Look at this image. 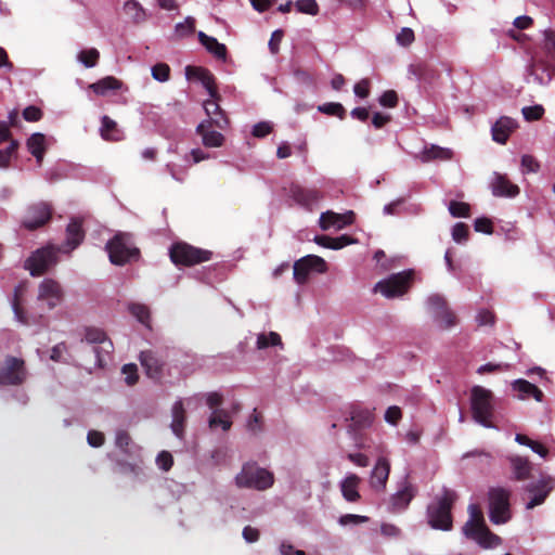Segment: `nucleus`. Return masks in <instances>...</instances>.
<instances>
[{"label":"nucleus","instance_id":"obj_1","mask_svg":"<svg viewBox=\"0 0 555 555\" xmlns=\"http://www.w3.org/2000/svg\"><path fill=\"white\" fill-rule=\"evenodd\" d=\"M457 500V493L447 487H442L427 505L426 518L428 525L435 530L450 531L453 528L452 508Z\"/></svg>","mask_w":555,"mask_h":555},{"label":"nucleus","instance_id":"obj_2","mask_svg":"<svg viewBox=\"0 0 555 555\" xmlns=\"http://www.w3.org/2000/svg\"><path fill=\"white\" fill-rule=\"evenodd\" d=\"M105 249L109 261L115 266H125L140 258V249L129 233L118 232L115 234L107 241Z\"/></svg>","mask_w":555,"mask_h":555},{"label":"nucleus","instance_id":"obj_3","mask_svg":"<svg viewBox=\"0 0 555 555\" xmlns=\"http://www.w3.org/2000/svg\"><path fill=\"white\" fill-rule=\"evenodd\" d=\"M470 409L476 423L486 428H498L493 423V395L489 389L481 386H474L472 388Z\"/></svg>","mask_w":555,"mask_h":555},{"label":"nucleus","instance_id":"obj_4","mask_svg":"<svg viewBox=\"0 0 555 555\" xmlns=\"http://www.w3.org/2000/svg\"><path fill=\"white\" fill-rule=\"evenodd\" d=\"M234 480L238 488L264 491L273 486L274 475L272 472L258 466L256 462H247L242 466Z\"/></svg>","mask_w":555,"mask_h":555},{"label":"nucleus","instance_id":"obj_5","mask_svg":"<svg viewBox=\"0 0 555 555\" xmlns=\"http://www.w3.org/2000/svg\"><path fill=\"white\" fill-rule=\"evenodd\" d=\"M511 491L503 487H493L488 491L489 519L494 525L506 524L512 518Z\"/></svg>","mask_w":555,"mask_h":555},{"label":"nucleus","instance_id":"obj_6","mask_svg":"<svg viewBox=\"0 0 555 555\" xmlns=\"http://www.w3.org/2000/svg\"><path fill=\"white\" fill-rule=\"evenodd\" d=\"M81 343L92 346L91 350L95 357V365L104 367L114 348L105 332L96 327H87Z\"/></svg>","mask_w":555,"mask_h":555},{"label":"nucleus","instance_id":"obj_7","mask_svg":"<svg viewBox=\"0 0 555 555\" xmlns=\"http://www.w3.org/2000/svg\"><path fill=\"white\" fill-rule=\"evenodd\" d=\"M211 251L194 247L188 243H176L169 249V256L175 264L194 266L211 258Z\"/></svg>","mask_w":555,"mask_h":555},{"label":"nucleus","instance_id":"obj_8","mask_svg":"<svg viewBox=\"0 0 555 555\" xmlns=\"http://www.w3.org/2000/svg\"><path fill=\"white\" fill-rule=\"evenodd\" d=\"M61 251V247L54 245L39 248L27 259L26 268L33 276L41 275L57 262V254Z\"/></svg>","mask_w":555,"mask_h":555},{"label":"nucleus","instance_id":"obj_9","mask_svg":"<svg viewBox=\"0 0 555 555\" xmlns=\"http://www.w3.org/2000/svg\"><path fill=\"white\" fill-rule=\"evenodd\" d=\"M412 274L411 270L391 274L389 278L377 282L374 292L380 293L386 298L399 297L406 292Z\"/></svg>","mask_w":555,"mask_h":555},{"label":"nucleus","instance_id":"obj_10","mask_svg":"<svg viewBox=\"0 0 555 555\" xmlns=\"http://www.w3.org/2000/svg\"><path fill=\"white\" fill-rule=\"evenodd\" d=\"M326 269V262L323 258L315 255H307L295 261L293 276L297 284L302 285L308 281L311 271L324 273Z\"/></svg>","mask_w":555,"mask_h":555},{"label":"nucleus","instance_id":"obj_11","mask_svg":"<svg viewBox=\"0 0 555 555\" xmlns=\"http://www.w3.org/2000/svg\"><path fill=\"white\" fill-rule=\"evenodd\" d=\"M426 308L441 327L450 328L455 325V315L448 308L447 301L441 295H429L426 299Z\"/></svg>","mask_w":555,"mask_h":555},{"label":"nucleus","instance_id":"obj_12","mask_svg":"<svg viewBox=\"0 0 555 555\" xmlns=\"http://www.w3.org/2000/svg\"><path fill=\"white\" fill-rule=\"evenodd\" d=\"M27 378L24 360L8 357L0 366V385H21Z\"/></svg>","mask_w":555,"mask_h":555},{"label":"nucleus","instance_id":"obj_13","mask_svg":"<svg viewBox=\"0 0 555 555\" xmlns=\"http://www.w3.org/2000/svg\"><path fill=\"white\" fill-rule=\"evenodd\" d=\"M417 488L404 477L399 483L397 491L390 496L389 509L392 513L405 511L411 501L415 498Z\"/></svg>","mask_w":555,"mask_h":555},{"label":"nucleus","instance_id":"obj_14","mask_svg":"<svg viewBox=\"0 0 555 555\" xmlns=\"http://www.w3.org/2000/svg\"><path fill=\"white\" fill-rule=\"evenodd\" d=\"M52 216V208L49 204L40 202L30 205L23 218L22 224L27 230H36L44 225Z\"/></svg>","mask_w":555,"mask_h":555},{"label":"nucleus","instance_id":"obj_15","mask_svg":"<svg viewBox=\"0 0 555 555\" xmlns=\"http://www.w3.org/2000/svg\"><path fill=\"white\" fill-rule=\"evenodd\" d=\"M288 196L300 207L307 210H313L322 201L323 193L318 189H307L297 183H293L289 186Z\"/></svg>","mask_w":555,"mask_h":555},{"label":"nucleus","instance_id":"obj_16","mask_svg":"<svg viewBox=\"0 0 555 555\" xmlns=\"http://www.w3.org/2000/svg\"><path fill=\"white\" fill-rule=\"evenodd\" d=\"M64 297L63 288L59 282L44 279L38 288V300L47 304L49 309L57 307Z\"/></svg>","mask_w":555,"mask_h":555},{"label":"nucleus","instance_id":"obj_17","mask_svg":"<svg viewBox=\"0 0 555 555\" xmlns=\"http://www.w3.org/2000/svg\"><path fill=\"white\" fill-rule=\"evenodd\" d=\"M491 193L495 197L514 198L520 193L517 184L513 183L506 175L494 171L489 182Z\"/></svg>","mask_w":555,"mask_h":555},{"label":"nucleus","instance_id":"obj_18","mask_svg":"<svg viewBox=\"0 0 555 555\" xmlns=\"http://www.w3.org/2000/svg\"><path fill=\"white\" fill-rule=\"evenodd\" d=\"M354 214L349 210L345 214H337L332 210L322 212L319 219L320 228L324 231L330 229L341 230L353 222Z\"/></svg>","mask_w":555,"mask_h":555},{"label":"nucleus","instance_id":"obj_19","mask_svg":"<svg viewBox=\"0 0 555 555\" xmlns=\"http://www.w3.org/2000/svg\"><path fill=\"white\" fill-rule=\"evenodd\" d=\"M347 420L350 421L349 430L358 433L372 426L374 414L373 411L367 408L352 405L350 408L349 417Z\"/></svg>","mask_w":555,"mask_h":555},{"label":"nucleus","instance_id":"obj_20","mask_svg":"<svg viewBox=\"0 0 555 555\" xmlns=\"http://www.w3.org/2000/svg\"><path fill=\"white\" fill-rule=\"evenodd\" d=\"M467 539L475 541L482 548H495L502 544V539L498 534L490 531V529L483 525H479L477 529L465 534Z\"/></svg>","mask_w":555,"mask_h":555},{"label":"nucleus","instance_id":"obj_21","mask_svg":"<svg viewBox=\"0 0 555 555\" xmlns=\"http://www.w3.org/2000/svg\"><path fill=\"white\" fill-rule=\"evenodd\" d=\"M453 151L449 147H442L437 144H425L416 155V158L423 164L435 160L447 162L452 159Z\"/></svg>","mask_w":555,"mask_h":555},{"label":"nucleus","instance_id":"obj_22","mask_svg":"<svg viewBox=\"0 0 555 555\" xmlns=\"http://www.w3.org/2000/svg\"><path fill=\"white\" fill-rule=\"evenodd\" d=\"M85 238V231L80 220L74 218L66 227V241L61 247L62 253H69L77 248Z\"/></svg>","mask_w":555,"mask_h":555},{"label":"nucleus","instance_id":"obj_23","mask_svg":"<svg viewBox=\"0 0 555 555\" xmlns=\"http://www.w3.org/2000/svg\"><path fill=\"white\" fill-rule=\"evenodd\" d=\"M518 127V122L507 116L500 117L491 127L492 140L505 144L511 133Z\"/></svg>","mask_w":555,"mask_h":555},{"label":"nucleus","instance_id":"obj_24","mask_svg":"<svg viewBox=\"0 0 555 555\" xmlns=\"http://www.w3.org/2000/svg\"><path fill=\"white\" fill-rule=\"evenodd\" d=\"M390 473V463L386 457H379L371 472L370 485L375 491L386 488Z\"/></svg>","mask_w":555,"mask_h":555},{"label":"nucleus","instance_id":"obj_25","mask_svg":"<svg viewBox=\"0 0 555 555\" xmlns=\"http://www.w3.org/2000/svg\"><path fill=\"white\" fill-rule=\"evenodd\" d=\"M218 99L219 98H210L204 102L203 106L206 115L208 116V119L205 121L206 124L214 125L219 129H225L229 121L217 102Z\"/></svg>","mask_w":555,"mask_h":555},{"label":"nucleus","instance_id":"obj_26","mask_svg":"<svg viewBox=\"0 0 555 555\" xmlns=\"http://www.w3.org/2000/svg\"><path fill=\"white\" fill-rule=\"evenodd\" d=\"M512 389L516 392V398L519 400H526L532 397L535 401L542 402L544 398L543 392L527 379H515L512 383Z\"/></svg>","mask_w":555,"mask_h":555},{"label":"nucleus","instance_id":"obj_27","mask_svg":"<svg viewBox=\"0 0 555 555\" xmlns=\"http://www.w3.org/2000/svg\"><path fill=\"white\" fill-rule=\"evenodd\" d=\"M212 125L202 121L196 127V133L202 137V142L206 147H219L223 145L224 137L222 133L210 130Z\"/></svg>","mask_w":555,"mask_h":555},{"label":"nucleus","instance_id":"obj_28","mask_svg":"<svg viewBox=\"0 0 555 555\" xmlns=\"http://www.w3.org/2000/svg\"><path fill=\"white\" fill-rule=\"evenodd\" d=\"M526 490L532 493V498L527 502L526 508L532 509L545 501L551 491V488L546 481L540 480L537 483H529L526 487Z\"/></svg>","mask_w":555,"mask_h":555},{"label":"nucleus","instance_id":"obj_29","mask_svg":"<svg viewBox=\"0 0 555 555\" xmlns=\"http://www.w3.org/2000/svg\"><path fill=\"white\" fill-rule=\"evenodd\" d=\"M359 483L360 478L356 474H348L339 483L340 491L344 496V499L347 502L354 503L359 501L360 493H359Z\"/></svg>","mask_w":555,"mask_h":555},{"label":"nucleus","instance_id":"obj_30","mask_svg":"<svg viewBox=\"0 0 555 555\" xmlns=\"http://www.w3.org/2000/svg\"><path fill=\"white\" fill-rule=\"evenodd\" d=\"M198 40L205 47V49L212 54L217 60H227V47L220 43L215 37L206 35L204 31H198Z\"/></svg>","mask_w":555,"mask_h":555},{"label":"nucleus","instance_id":"obj_31","mask_svg":"<svg viewBox=\"0 0 555 555\" xmlns=\"http://www.w3.org/2000/svg\"><path fill=\"white\" fill-rule=\"evenodd\" d=\"M172 421L170 424L171 430L173 435L178 438H182L184 434V424H185V411L183 400H177L171 409Z\"/></svg>","mask_w":555,"mask_h":555},{"label":"nucleus","instance_id":"obj_32","mask_svg":"<svg viewBox=\"0 0 555 555\" xmlns=\"http://www.w3.org/2000/svg\"><path fill=\"white\" fill-rule=\"evenodd\" d=\"M508 460L512 467L513 478L515 480L521 481L529 478L531 464L528 459L519 455H512Z\"/></svg>","mask_w":555,"mask_h":555},{"label":"nucleus","instance_id":"obj_33","mask_svg":"<svg viewBox=\"0 0 555 555\" xmlns=\"http://www.w3.org/2000/svg\"><path fill=\"white\" fill-rule=\"evenodd\" d=\"M100 133L106 141H120L122 139V132L118 129L117 122L106 115L101 118Z\"/></svg>","mask_w":555,"mask_h":555},{"label":"nucleus","instance_id":"obj_34","mask_svg":"<svg viewBox=\"0 0 555 555\" xmlns=\"http://www.w3.org/2000/svg\"><path fill=\"white\" fill-rule=\"evenodd\" d=\"M208 426L211 430L221 429L228 431L232 426L230 414L225 410H214L208 418Z\"/></svg>","mask_w":555,"mask_h":555},{"label":"nucleus","instance_id":"obj_35","mask_svg":"<svg viewBox=\"0 0 555 555\" xmlns=\"http://www.w3.org/2000/svg\"><path fill=\"white\" fill-rule=\"evenodd\" d=\"M467 511L469 517L462 528V532L464 535L477 529L479 525H486L483 515L476 504H469Z\"/></svg>","mask_w":555,"mask_h":555},{"label":"nucleus","instance_id":"obj_36","mask_svg":"<svg viewBox=\"0 0 555 555\" xmlns=\"http://www.w3.org/2000/svg\"><path fill=\"white\" fill-rule=\"evenodd\" d=\"M121 82L113 76L104 77L96 82L90 85V89L98 95H105L109 91L118 90Z\"/></svg>","mask_w":555,"mask_h":555},{"label":"nucleus","instance_id":"obj_37","mask_svg":"<svg viewBox=\"0 0 555 555\" xmlns=\"http://www.w3.org/2000/svg\"><path fill=\"white\" fill-rule=\"evenodd\" d=\"M124 11L126 15L129 16V18L135 24L142 23L146 20V13L144 9L135 0L127 1L124 4Z\"/></svg>","mask_w":555,"mask_h":555},{"label":"nucleus","instance_id":"obj_38","mask_svg":"<svg viewBox=\"0 0 555 555\" xmlns=\"http://www.w3.org/2000/svg\"><path fill=\"white\" fill-rule=\"evenodd\" d=\"M22 292H23V287L21 285L14 287L13 295H12L10 301H11V307L14 312L15 319L23 324H27V322H28L27 314L24 311L21 300H20Z\"/></svg>","mask_w":555,"mask_h":555},{"label":"nucleus","instance_id":"obj_39","mask_svg":"<svg viewBox=\"0 0 555 555\" xmlns=\"http://www.w3.org/2000/svg\"><path fill=\"white\" fill-rule=\"evenodd\" d=\"M20 147L18 140H12L5 149L0 150V169H8L11 162L16 157Z\"/></svg>","mask_w":555,"mask_h":555},{"label":"nucleus","instance_id":"obj_40","mask_svg":"<svg viewBox=\"0 0 555 555\" xmlns=\"http://www.w3.org/2000/svg\"><path fill=\"white\" fill-rule=\"evenodd\" d=\"M129 312L143 325L150 327V309L142 304H130L128 306Z\"/></svg>","mask_w":555,"mask_h":555},{"label":"nucleus","instance_id":"obj_41","mask_svg":"<svg viewBox=\"0 0 555 555\" xmlns=\"http://www.w3.org/2000/svg\"><path fill=\"white\" fill-rule=\"evenodd\" d=\"M197 74L201 76L199 81L207 90L210 98H219L218 91L215 86V78L208 69H196Z\"/></svg>","mask_w":555,"mask_h":555},{"label":"nucleus","instance_id":"obj_42","mask_svg":"<svg viewBox=\"0 0 555 555\" xmlns=\"http://www.w3.org/2000/svg\"><path fill=\"white\" fill-rule=\"evenodd\" d=\"M78 61L87 68L94 67L100 59V52L95 48L82 50L77 55Z\"/></svg>","mask_w":555,"mask_h":555},{"label":"nucleus","instance_id":"obj_43","mask_svg":"<svg viewBox=\"0 0 555 555\" xmlns=\"http://www.w3.org/2000/svg\"><path fill=\"white\" fill-rule=\"evenodd\" d=\"M258 349H266L270 346H282L281 336L275 332L269 334L261 333L257 336L256 341Z\"/></svg>","mask_w":555,"mask_h":555},{"label":"nucleus","instance_id":"obj_44","mask_svg":"<svg viewBox=\"0 0 555 555\" xmlns=\"http://www.w3.org/2000/svg\"><path fill=\"white\" fill-rule=\"evenodd\" d=\"M318 111L330 116H337L339 119H345L346 117V109L338 102H327L319 105Z\"/></svg>","mask_w":555,"mask_h":555},{"label":"nucleus","instance_id":"obj_45","mask_svg":"<svg viewBox=\"0 0 555 555\" xmlns=\"http://www.w3.org/2000/svg\"><path fill=\"white\" fill-rule=\"evenodd\" d=\"M46 137L40 133V132H36V133H33L29 139L27 140V149L29 151L30 154H35V153H41V152H46Z\"/></svg>","mask_w":555,"mask_h":555},{"label":"nucleus","instance_id":"obj_46","mask_svg":"<svg viewBox=\"0 0 555 555\" xmlns=\"http://www.w3.org/2000/svg\"><path fill=\"white\" fill-rule=\"evenodd\" d=\"M544 107L540 104L525 106L521 108V114L527 121H535L544 115Z\"/></svg>","mask_w":555,"mask_h":555},{"label":"nucleus","instance_id":"obj_47","mask_svg":"<svg viewBox=\"0 0 555 555\" xmlns=\"http://www.w3.org/2000/svg\"><path fill=\"white\" fill-rule=\"evenodd\" d=\"M448 209L454 218H465L469 216V205L464 202L451 201Z\"/></svg>","mask_w":555,"mask_h":555},{"label":"nucleus","instance_id":"obj_48","mask_svg":"<svg viewBox=\"0 0 555 555\" xmlns=\"http://www.w3.org/2000/svg\"><path fill=\"white\" fill-rule=\"evenodd\" d=\"M152 77L159 81L165 82L169 80L170 67L166 63H158L151 69Z\"/></svg>","mask_w":555,"mask_h":555},{"label":"nucleus","instance_id":"obj_49","mask_svg":"<svg viewBox=\"0 0 555 555\" xmlns=\"http://www.w3.org/2000/svg\"><path fill=\"white\" fill-rule=\"evenodd\" d=\"M295 7L298 12L304 14L314 16L319 13V5L315 0H298Z\"/></svg>","mask_w":555,"mask_h":555},{"label":"nucleus","instance_id":"obj_50","mask_svg":"<svg viewBox=\"0 0 555 555\" xmlns=\"http://www.w3.org/2000/svg\"><path fill=\"white\" fill-rule=\"evenodd\" d=\"M468 227L463 222H457L452 228V238L457 244L465 243L468 238Z\"/></svg>","mask_w":555,"mask_h":555},{"label":"nucleus","instance_id":"obj_51","mask_svg":"<svg viewBox=\"0 0 555 555\" xmlns=\"http://www.w3.org/2000/svg\"><path fill=\"white\" fill-rule=\"evenodd\" d=\"M369 520H370V518L367 516L356 515V514H345L338 518V524L340 526H348V525L356 526V525H360V524H365Z\"/></svg>","mask_w":555,"mask_h":555},{"label":"nucleus","instance_id":"obj_52","mask_svg":"<svg viewBox=\"0 0 555 555\" xmlns=\"http://www.w3.org/2000/svg\"><path fill=\"white\" fill-rule=\"evenodd\" d=\"M273 130V125L270 121H259L253 126L251 134L255 138H264Z\"/></svg>","mask_w":555,"mask_h":555},{"label":"nucleus","instance_id":"obj_53","mask_svg":"<svg viewBox=\"0 0 555 555\" xmlns=\"http://www.w3.org/2000/svg\"><path fill=\"white\" fill-rule=\"evenodd\" d=\"M141 364L146 367L149 373L157 372L158 364L151 351H142L140 354Z\"/></svg>","mask_w":555,"mask_h":555},{"label":"nucleus","instance_id":"obj_54","mask_svg":"<svg viewBox=\"0 0 555 555\" xmlns=\"http://www.w3.org/2000/svg\"><path fill=\"white\" fill-rule=\"evenodd\" d=\"M396 39H397L398 44H400L402 47H408L415 39L414 31L411 28H409V27H403L397 34Z\"/></svg>","mask_w":555,"mask_h":555},{"label":"nucleus","instance_id":"obj_55","mask_svg":"<svg viewBox=\"0 0 555 555\" xmlns=\"http://www.w3.org/2000/svg\"><path fill=\"white\" fill-rule=\"evenodd\" d=\"M402 417L401 409L397 405L389 406L384 415L385 422L396 426Z\"/></svg>","mask_w":555,"mask_h":555},{"label":"nucleus","instance_id":"obj_56","mask_svg":"<svg viewBox=\"0 0 555 555\" xmlns=\"http://www.w3.org/2000/svg\"><path fill=\"white\" fill-rule=\"evenodd\" d=\"M540 169L539 163L531 155L521 156V170L524 173L538 172Z\"/></svg>","mask_w":555,"mask_h":555},{"label":"nucleus","instance_id":"obj_57","mask_svg":"<svg viewBox=\"0 0 555 555\" xmlns=\"http://www.w3.org/2000/svg\"><path fill=\"white\" fill-rule=\"evenodd\" d=\"M474 229L476 232L491 234L493 232V225L490 219L486 217L477 218L474 221Z\"/></svg>","mask_w":555,"mask_h":555},{"label":"nucleus","instance_id":"obj_58","mask_svg":"<svg viewBox=\"0 0 555 555\" xmlns=\"http://www.w3.org/2000/svg\"><path fill=\"white\" fill-rule=\"evenodd\" d=\"M284 37V31L282 29H276L272 33L271 38L269 40L268 47L272 54H276L280 51V43Z\"/></svg>","mask_w":555,"mask_h":555},{"label":"nucleus","instance_id":"obj_59","mask_svg":"<svg viewBox=\"0 0 555 555\" xmlns=\"http://www.w3.org/2000/svg\"><path fill=\"white\" fill-rule=\"evenodd\" d=\"M156 464L160 469L169 470L173 464L172 455L167 451H162L156 457Z\"/></svg>","mask_w":555,"mask_h":555},{"label":"nucleus","instance_id":"obj_60","mask_svg":"<svg viewBox=\"0 0 555 555\" xmlns=\"http://www.w3.org/2000/svg\"><path fill=\"white\" fill-rule=\"evenodd\" d=\"M137 365L135 364H125L122 366V373L126 375L125 377V382L127 383V385L129 386H132L137 383L138 380V374H137Z\"/></svg>","mask_w":555,"mask_h":555},{"label":"nucleus","instance_id":"obj_61","mask_svg":"<svg viewBox=\"0 0 555 555\" xmlns=\"http://www.w3.org/2000/svg\"><path fill=\"white\" fill-rule=\"evenodd\" d=\"M354 95L360 99H366L370 95V80L364 78L353 87Z\"/></svg>","mask_w":555,"mask_h":555},{"label":"nucleus","instance_id":"obj_62","mask_svg":"<svg viewBox=\"0 0 555 555\" xmlns=\"http://www.w3.org/2000/svg\"><path fill=\"white\" fill-rule=\"evenodd\" d=\"M23 117L27 121H38L42 117V112L39 107L29 105L23 111Z\"/></svg>","mask_w":555,"mask_h":555},{"label":"nucleus","instance_id":"obj_63","mask_svg":"<svg viewBox=\"0 0 555 555\" xmlns=\"http://www.w3.org/2000/svg\"><path fill=\"white\" fill-rule=\"evenodd\" d=\"M379 103H380V105H383L385 107H395L398 103L397 93L392 90L385 91L379 96Z\"/></svg>","mask_w":555,"mask_h":555},{"label":"nucleus","instance_id":"obj_64","mask_svg":"<svg viewBox=\"0 0 555 555\" xmlns=\"http://www.w3.org/2000/svg\"><path fill=\"white\" fill-rule=\"evenodd\" d=\"M509 367L508 364L505 363H486L478 367L477 373L478 374H486V373H492L495 371H503L507 370Z\"/></svg>","mask_w":555,"mask_h":555}]
</instances>
